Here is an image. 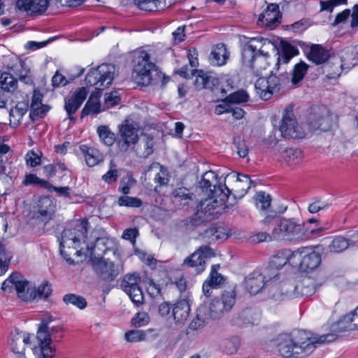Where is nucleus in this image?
Here are the masks:
<instances>
[{"label": "nucleus", "instance_id": "obj_1", "mask_svg": "<svg viewBox=\"0 0 358 358\" xmlns=\"http://www.w3.org/2000/svg\"><path fill=\"white\" fill-rule=\"evenodd\" d=\"M277 51L278 62L275 64L278 69L280 64H287L299 50L294 45L286 41H281L280 47L271 41L264 38H250L242 50L243 63L252 69L257 76L262 74V71L268 65L267 58L270 53Z\"/></svg>", "mask_w": 358, "mask_h": 358}, {"label": "nucleus", "instance_id": "obj_2", "mask_svg": "<svg viewBox=\"0 0 358 358\" xmlns=\"http://www.w3.org/2000/svg\"><path fill=\"white\" fill-rule=\"evenodd\" d=\"M199 183L202 192L208 198L200 202L199 207L193 216L180 222V227L194 228L212 220L217 213L215 209L222 206L228 200V193H225L224 185L221 182L218 184L217 175L214 171H206L202 176Z\"/></svg>", "mask_w": 358, "mask_h": 358}, {"label": "nucleus", "instance_id": "obj_3", "mask_svg": "<svg viewBox=\"0 0 358 358\" xmlns=\"http://www.w3.org/2000/svg\"><path fill=\"white\" fill-rule=\"evenodd\" d=\"M338 335L328 334L317 338L310 337L308 334L299 331L292 334H281L273 341L278 352L285 358H303L310 355L315 349L317 343L332 342Z\"/></svg>", "mask_w": 358, "mask_h": 358}, {"label": "nucleus", "instance_id": "obj_4", "mask_svg": "<svg viewBox=\"0 0 358 358\" xmlns=\"http://www.w3.org/2000/svg\"><path fill=\"white\" fill-rule=\"evenodd\" d=\"M235 287L224 290L221 299H214L209 305L202 304L197 310L195 318L190 322L192 330H198L206 326L210 320L220 318L225 312L229 311L236 302Z\"/></svg>", "mask_w": 358, "mask_h": 358}, {"label": "nucleus", "instance_id": "obj_5", "mask_svg": "<svg viewBox=\"0 0 358 358\" xmlns=\"http://www.w3.org/2000/svg\"><path fill=\"white\" fill-rule=\"evenodd\" d=\"M134 63L131 78L136 84L148 86L161 83V86H164L166 83L168 79L154 63L150 62V55L147 52L136 51Z\"/></svg>", "mask_w": 358, "mask_h": 358}, {"label": "nucleus", "instance_id": "obj_6", "mask_svg": "<svg viewBox=\"0 0 358 358\" xmlns=\"http://www.w3.org/2000/svg\"><path fill=\"white\" fill-rule=\"evenodd\" d=\"M86 221H80L73 229H64L62 234L60 241V252L67 262L74 264L71 255L80 257L82 250L79 249L81 241H85L87 234Z\"/></svg>", "mask_w": 358, "mask_h": 358}, {"label": "nucleus", "instance_id": "obj_7", "mask_svg": "<svg viewBox=\"0 0 358 358\" xmlns=\"http://www.w3.org/2000/svg\"><path fill=\"white\" fill-rule=\"evenodd\" d=\"M113 259L94 257L92 259V266L98 279L105 282L114 281L123 272V264L115 255V250H111Z\"/></svg>", "mask_w": 358, "mask_h": 358}, {"label": "nucleus", "instance_id": "obj_8", "mask_svg": "<svg viewBox=\"0 0 358 358\" xmlns=\"http://www.w3.org/2000/svg\"><path fill=\"white\" fill-rule=\"evenodd\" d=\"M278 276L277 273H269V269L264 268L262 271H254L245 278V289L251 295H255L266 289L270 294L274 288H276V285H273V279Z\"/></svg>", "mask_w": 358, "mask_h": 358}, {"label": "nucleus", "instance_id": "obj_9", "mask_svg": "<svg viewBox=\"0 0 358 358\" xmlns=\"http://www.w3.org/2000/svg\"><path fill=\"white\" fill-rule=\"evenodd\" d=\"M54 320L52 315H48L38 325L36 334L38 345L33 348L34 353L41 354L38 358H52L55 355V348L52 345V340L49 338L50 323Z\"/></svg>", "mask_w": 358, "mask_h": 358}, {"label": "nucleus", "instance_id": "obj_10", "mask_svg": "<svg viewBox=\"0 0 358 358\" xmlns=\"http://www.w3.org/2000/svg\"><path fill=\"white\" fill-rule=\"evenodd\" d=\"M115 75L114 65L102 64L97 68L90 69L86 75L85 82L87 85L94 87L96 90L101 91L112 84Z\"/></svg>", "mask_w": 358, "mask_h": 358}, {"label": "nucleus", "instance_id": "obj_11", "mask_svg": "<svg viewBox=\"0 0 358 358\" xmlns=\"http://www.w3.org/2000/svg\"><path fill=\"white\" fill-rule=\"evenodd\" d=\"M138 125L129 120H125L120 128V137L117 141L118 152L126 155L132 152L138 141Z\"/></svg>", "mask_w": 358, "mask_h": 358}, {"label": "nucleus", "instance_id": "obj_12", "mask_svg": "<svg viewBox=\"0 0 358 358\" xmlns=\"http://www.w3.org/2000/svg\"><path fill=\"white\" fill-rule=\"evenodd\" d=\"M279 131L283 138L296 139L306 136L305 130L296 118L292 106H288L284 109Z\"/></svg>", "mask_w": 358, "mask_h": 358}, {"label": "nucleus", "instance_id": "obj_13", "mask_svg": "<svg viewBox=\"0 0 358 358\" xmlns=\"http://www.w3.org/2000/svg\"><path fill=\"white\" fill-rule=\"evenodd\" d=\"M291 264L299 266L302 271L313 270L321 262V256L318 252L309 248H303L292 252Z\"/></svg>", "mask_w": 358, "mask_h": 358}, {"label": "nucleus", "instance_id": "obj_14", "mask_svg": "<svg viewBox=\"0 0 358 358\" xmlns=\"http://www.w3.org/2000/svg\"><path fill=\"white\" fill-rule=\"evenodd\" d=\"M304 235L302 225L292 219H280L272 231V237L275 239L292 241Z\"/></svg>", "mask_w": 358, "mask_h": 358}, {"label": "nucleus", "instance_id": "obj_15", "mask_svg": "<svg viewBox=\"0 0 358 358\" xmlns=\"http://www.w3.org/2000/svg\"><path fill=\"white\" fill-rule=\"evenodd\" d=\"M215 255L214 250L210 246L202 245L183 260L182 266L191 268L196 274H200L205 270L206 262Z\"/></svg>", "mask_w": 358, "mask_h": 358}, {"label": "nucleus", "instance_id": "obj_16", "mask_svg": "<svg viewBox=\"0 0 358 358\" xmlns=\"http://www.w3.org/2000/svg\"><path fill=\"white\" fill-rule=\"evenodd\" d=\"M307 124L310 130L327 131L331 124L329 109L324 106H315L311 108L307 117Z\"/></svg>", "mask_w": 358, "mask_h": 358}, {"label": "nucleus", "instance_id": "obj_17", "mask_svg": "<svg viewBox=\"0 0 358 358\" xmlns=\"http://www.w3.org/2000/svg\"><path fill=\"white\" fill-rule=\"evenodd\" d=\"M141 278L137 273H129L124 276L121 282V287L136 306L143 303L144 296L139 286Z\"/></svg>", "mask_w": 358, "mask_h": 358}, {"label": "nucleus", "instance_id": "obj_18", "mask_svg": "<svg viewBox=\"0 0 358 358\" xmlns=\"http://www.w3.org/2000/svg\"><path fill=\"white\" fill-rule=\"evenodd\" d=\"M227 178L234 182L231 189L224 185V191L225 193H228V197L231 194H233L234 197L242 198L248 192L252 184V180L248 175L234 172L227 174Z\"/></svg>", "mask_w": 358, "mask_h": 358}, {"label": "nucleus", "instance_id": "obj_19", "mask_svg": "<svg viewBox=\"0 0 358 358\" xmlns=\"http://www.w3.org/2000/svg\"><path fill=\"white\" fill-rule=\"evenodd\" d=\"M281 17L279 6L276 3H270L260 14L257 22L266 29L272 30L280 23Z\"/></svg>", "mask_w": 358, "mask_h": 358}, {"label": "nucleus", "instance_id": "obj_20", "mask_svg": "<svg viewBox=\"0 0 358 358\" xmlns=\"http://www.w3.org/2000/svg\"><path fill=\"white\" fill-rule=\"evenodd\" d=\"M261 312L256 308H246L233 317L231 323L234 325L245 327L257 325L260 321Z\"/></svg>", "mask_w": 358, "mask_h": 358}, {"label": "nucleus", "instance_id": "obj_21", "mask_svg": "<svg viewBox=\"0 0 358 358\" xmlns=\"http://www.w3.org/2000/svg\"><path fill=\"white\" fill-rule=\"evenodd\" d=\"M279 276L273 279V285H276V288H274L273 292H271V296L276 300H284L297 297V286L295 285V282L284 281L277 282Z\"/></svg>", "mask_w": 358, "mask_h": 358}, {"label": "nucleus", "instance_id": "obj_22", "mask_svg": "<svg viewBox=\"0 0 358 358\" xmlns=\"http://www.w3.org/2000/svg\"><path fill=\"white\" fill-rule=\"evenodd\" d=\"M88 93L87 88L80 87L76 90L72 95L65 98L64 108L69 119H73L72 115L80 107Z\"/></svg>", "mask_w": 358, "mask_h": 358}, {"label": "nucleus", "instance_id": "obj_23", "mask_svg": "<svg viewBox=\"0 0 358 358\" xmlns=\"http://www.w3.org/2000/svg\"><path fill=\"white\" fill-rule=\"evenodd\" d=\"M18 277L17 278L15 287L18 297L26 301L36 299V289L35 286L20 273H18Z\"/></svg>", "mask_w": 358, "mask_h": 358}, {"label": "nucleus", "instance_id": "obj_24", "mask_svg": "<svg viewBox=\"0 0 358 358\" xmlns=\"http://www.w3.org/2000/svg\"><path fill=\"white\" fill-rule=\"evenodd\" d=\"M29 335L24 332L15 329L10 334L9 345L11 350L18 355V358H26L23 352L24 345L29 343Z\"/></svg>", "mask_w": 358, "mask_h": 358}, {"label": "nucleus", "instance_id": "obj_25", "mask_svg": "<svg viewBox=\"0 0 358 358\" xmlns=\"http://www.w3.org/2000/svg\"><path fill=\"white\" fill-rule=\"evenodd\" d=\"M275 152L280 154V157L289 166L299 164L303 158L302 150L297 148H283L281 145H277Z\"/></svg>", "mask_w": 358, "mask_h": 358}, {"label": "nucleus", "instance_id": "obj_26", "mask_svg": "<svg viewBox=\"0 0 358 358\" xmlns=\"http://www.w3.org/2000/svg\"><path fill=\"white\" fill-rule=\"evenodd\" d=\"M49 6V0H17L16 6L21 10L41 14Z\"/></svg>", "mask_w": 358, "mask_h": 358}, {"label": "nucleus", "instance_id": "obj_27", "mask_svg": "<svg viewBox=\"0 0 358 358\" xmlns=\"http://www.w3.org/2000/svg\"><path fill=\"white\" fill-rule=\"evenodd\" d=\"M358 315V306L355 310L344 315L336 324L332 325V330L334 332L341 334L347 331L358 329V323H352L353 317Z\"/></svg>", "mask_w": 358, "mask_h": 358}, {"label": "nucleus", "instance_id": "obj_28", "mask_svg": "<svg viewBox=\"0 0 358 358\" xmlns=\"http://www.w3.org/2000/svg\"><path fill=\"white\" fill-rule=\"evenodd\" d=\"M291 257L292 252L289 250H284L279 251L272 257L268 266L264 269H269V273H277L279 276L280 273L278 272V270L284 266L287 262H289L291 264Z\"/></svg>", "mask_w": 358, "mask_h": 358}, {"label": "nucleus", "instance_id": "obj_29", "mask_svg": "<svg viewBox=\"0 0 358 358\" xmlns=\"http://www.w3.org/2000/svg\"><path fill=\"white\" fill-rule=\"evenodd\" d=\"M145 173L150 178L153 177L154 181L160 186L166 185L169 182V178L167 171L159 163L154 162L151 164L145 169Z\"/></svg>", "mask_w": 358, "mask_h": 358}, {"label": "nucleus", "instance_id": "obj_30", "mask_svg": "<svg viewBox=\"0 0 358 358\" xmlns=\"http://www.w3.org/2000/svg\"><path fill=\"white\" fill-rule=\"evenodd\" d=\"M196 75L194 85L198 89H210L219 84V80L210 73L202 70L194 71L192 73Z\"/></svg>", "mask_w": 358, "mask_h": 358}, {"label": "nucleus", "instance_id": "obj_31", "mask_svg": "<svg viewBox=\"0 0 358 358\" xmlns=\"http://www.w3.org/2000/svg\"><path fill=\"white\" fill-rule=\"evenodd\" d=\"M190 308L186 300L176 302L172 308L171 316L176 324H183L188 318Z\"/></svg>", "mask_w": 358, "mask_h": 358}, {"label": "nucleus", "instance_id": "obj_32", "mask_svg": "<svg viewBox=\"0 0 358 358\" xmlns=\"http://www.w3.org/2000/svg\"><path fill=\"white\" fill-rule=\"evenodd\" d=\"M55 211V205L49 197L41 198L38 201V217L43 221H48L52 219Z\"/></svg>", "mask_w": 358, "mask_h": 358}, {"label": "nucleus", "instance_id": "obj_33", "mask_svg": "<svg viewBox=\"0 0 358 358\" xmlns=\"http://www.w3.org/2000/svg\"><path fill=\"white\" fill-rule=\"evenodd\" d=\"M228 57L229 55L225 45L220 43L213 48L210 60L213 65L222 66L225 64Z\"/></svg>", "mask_w": 358, "mask_h": 358}, {"label": "nucleus", "instance_id": "obj_34", "mask_svg": "<svg viewBox=\"0 0 358 358\" xmlns=\"http://www.w3.org/2000/svg\"><path fill=\"white\" fill-rule=\"evenodd\" d=\"M295 285L297 286V297L310 296L315 291V281L310 277H304L301 280L295 282Z\"/></svg>", "mask_w": 358, "mask_h": 358}, {"label": "nucleus", "instance_id": "obj_35", "mask_svg": "<svg viewBox=\"0 0 358 358\" xmlns=\"http://www.w3.org/2000/svg\"><path fill=\"white\" fill-rule=\"evenodd\" d=\"M322 71L329 79L339 77L342 72L341 61L338 58L333 59L332 61L324 64L322 66Z\"/></svg>", "mask_w": 358, "mask_h": 358}, {"label": "nucleus", "instance_id": "obj_36", "mask_svg": "<svg viewBox=\"0 0 358 358\" xmlns=\"http://www.w3.org/2000/svg\"><path fill=\"white\" fill-rule=\"evenodd\" d=\"M153 138L150 136H145L141 139L140 143L136 144L133 151L138 156L146 157L153 152Z\"/></svg>", "mask_w": 358, "mask_h": 358}, {"label": "nucleus", "instance_id": "obj_37", "mask_svg": "<svg viewBox=\"0 0 358 358\" xmlns=\"http://www.w3.org/2000/svg\"><path fill=\"white\" fill-rule=\"evenodd\" d=\"M329 55L327 50L320 45H313L308 55L310 60L316 64H320L325 62L329 58Z\"/></svg>", "mask_w": 358, "mask_h": 358}, {"label": "nucleus", "instance_id": "obj_38", "mask_svg": "<svg viewBox=\"0 0 358 358\" xmlns=\"http://www.w3.org/2000/svg\"><path fill=\"white\" fill-rule=\"evenodd\" d=\"M99 96V93L91 94L81 111L82 117L90 114H94L100 112Z\"/></svg>", "mask_w": 358, "mask_h": 358}, {"label": "nucleus", "instance_id": "obj_39", "mask_svg": "<svg viewBox=\"0 0 358 358\" xmlns=\"http://www.w3.org/2000/svg\"><path fill=\"white\" fill-rule=\"evenodd\" d=\"M135 5L141 10L157 11L166 7L163 0H134Z\"/></svg>", "mask_w": 358, "mask_h": 358}, {"label": "nucleus", "instance_id": "obj_40", "mask_svg": "<svg viewBox=\"0 0 358 358\" xmlns=\"http://www.w3.org/2000/svg\"><path fill=\"white\" fill-rule=\"evenodd\" d=\"M172 197L174 202L180 203L182 206H188L192 201L193 194L187 188L181 187L173 190Z\"/></svg>", "mask_w": 358, "mask_h": 358}, {"label": "nucleus", "instance_id": "obj_41", "mask_svg": "<svg viewBox=\"0 0 358 358\" xmlns=\"http://www.w3.org/2000/svg\"><path fill=\"white\" fill-rule=\"evenodd\" d=\"M85 155V161L89 166H94L101 160V156L98 150L83 145L80 148Z\"/></svg>", "mask_w": 358, "mask_h": 358}, {"label": "nucleus", "instance_id": "obj_42", "mask_svg": "<svg viewBox=\"0 0 358 358\" xmlns=\"http://www.w3.org/2000/svg\"><path fill=\"white\" fill-rule=\"evenodd\" d=\"M267 82L272 92H278L282 85H285L289 81L288 76L281 74L280 77L275 76L271 71V75L267 78Z\"/></svg>", "mask_w": 358, "mask_h": 358}, {"label": "nucleus", "instance_id": "obj_43", "mask_svg": "<svg viewBox=\"0 0 358 358\" xmlns=\"http://www.w3.org/2000/svg\"><path fill=\"white\" fill-rule=\"evenodd\" d=\"M257 93L259 94L261 99L268 100L271 98L273 92L270 89L267 80L264 78H259L255 85Z\"/></svg>", "mask_w": 358, "mask_h": 358}, {"label": "nucleus", "instance_id": "obj_44", "mask_svg": "<svg viewBox=\"0 0 358 358\" xmlns=\"http://www.w3.org/2000/svg\"><path fill=\"white\" fill-rule=\"evenodd\" d=\"M97 133L101 141L107 146L113 145L116 140L115 134L106 125L98 127Z\"/></svg>", "mask_w": 358, "mask_h": 358}, {"label": "nucleus", "instance_id": "obj_45", "mask_svg": "<svg viewBox=\"0 0 358 358\" xmlns=\"http://www.w3.org/2000/svg\"><path fill=\"white\" fill-rule=\"evenodd\" d=\"M17 80L10 73H0V87L5 91H13L17 87Z\"/></svg>", "mask_w": 358, "mask_h": 358}, {"label": "nucleus", "instance_id": "obj_46", "mask_svg": "<svg viewBox=\"0 0 358 358\" xmlns=\"http://www.w3.org/2000/svg\"><path fill=\"white\" fill-rule=\"evenodd\" d=\"M350 241L343 236H336L328 246L331 252L339 253L346 250L350 246Z\"/></svg>", "mask_w": 358, "mask_h": 358}, {"label": "nucleus", "instance_id": "obj_47", "mask_svg": "<svg viewBox=\"0 0 358 358\" xmlns=\"http://www.w3.org/2000/svg\"><path fill=\"white\" fill-rule=\"evenodd\" d=\"M308 68V66L303 62H301L294 66L292 73V77L291 79V81L294 85L299 83L303 80L307 73Z\"/></svg>", "mask_w": 358, "mask_h": 358}, {"label": "nucleus", "instance_id": "obj_48", "mask_svg": "<svg viewBox=\"0 0 358 358\" xmlns=\"http://www.w3.org/2000/svg\"><path fill=\"white\" fill-rule=\"evenodd\" d=\"M12 257V254L0 242V275L5 273Z\"/></svg>", "mask_w": 358, "mask_h": 358}, {"label": "nucleus", "instance_id": "obj_49", "mask_svg": "<svg viewBox=\"0 0 358 358\" xmlns=\"http://www.w3.org/2000/svg\"><path fill=\"white\" fill-rule=\"evenodd\" d=\"M63 301L69 305L71 304L80 309H83L87 306V301L84 297L74 294H68L64 296Z\"/></svg>", "mask_w": 358, "mask_h": 358}, {"label": "nucleus", "instance_id": "obj_50", "mask_svg": "<svg viewBox=\"0 0 358 358\" xmlns=\"http://www.w3.org/2000/svg\"><path fill=\"white\" fill-rule=\"evenodd\" d=\"M225 100L231 103H245L249 100V95L245 90H238L230 94Z\"/></svg>", "mask_w": 358, "mask_h": 358}, {"label": "nucleus", "instance_id": "obj_51", "mask_svg": "<svg viewBox=\"0 0 358 358\" xmlns=\"http://www.w3.org/2000/svg\"><path fill=\"white\" fill-rule=\"evenodd\" d=\"M271 197L264 192H259L256 195V205L262 210H266L271 205Z\"/></svg>", "mask_w": 358, "mask_h": 358}, {"label": "nucleus", "instance_id": "obj_52", "mask_svg": "<svg viewBox=\"0 0 358 358\" xmlns=\"http://www.w3.org/2000/svg\"><path fill=\"white\" fill-rule=\"evenodd\" d=\"M206 235L208 237H214L215 240H224L227 238L228 234L223 227H212L206 231Z\"/></svg>", "mask_w": 358, "mask_h": 358}, {"label": "nucleus", "instance_id": "obj_53", "mask_svg": "<svg viewBox=\"0 0 358 358\" xmlns=\"http://www.w3.org/2000/svg\"><path fill=\"white\" fill-rule=\"evenodd\" d=\"M50 108L47 105L42 104L41 106H38L31 108L29 117L33 121H36L40 118H43L49 110Z\"/></svg>", "mask_w": 358, "mask_h": 358}, {"label": "nucleus", "instance_id": "obj_54", "mask_svg": "<svg viewBox=\"0 0 358 358\" xmlns=\"http://www.w3.org/2000/svg\"><path fill=\"white\" fill-rule=\"evenodd\" d=\"M118 204L128 207H139L141 206L142 201L140 199L136 197L122 196L118 199Z\"/></svg>", "mask_w": 358, "mask_h": 358}, {"label": "nucleus", "instance_id": "obj_55", "mask_svg": "<svg viewBox=\"0 0 358 358\" xmlns=\"http://www.w3.org/2000/svg\"><path fill=\"white\" fill-rule=\"evenodd\" d=\"M146 334L141 330H131L125 334L128 342H138L145 339Z\"/></svg>", "mask_w": 358, "mask_h": 358}, {"label": "nucleus", "instance_id": "obj_56", "mask_svg": "<svg viewBox=\"0 0 358 358\" xmlns=\"http://www.w3.org/2000/svg\"><path fill=\"white\" fill-rule=\"evenodd\" d=\"M150 322V317L145 312L138 313L132 319V324L136 327H141L148 324Z\"/></svg>", "mask_w": 358, "mask_h": 358}, {"label": "nucleus", "instance_id": "obj_57", "mask_svg": "<svg viewBox=\"0 0 358 358\" xmlns=\"http://www.w3.org/2000/svg\"><path fill=\"white\" fill-rule=\"evenodd\" d=\"M105 105L107 108L113 107L119 103L120 98L117 92L106 93L104 96Z\"/></svg>", "mask_w": 358, "mask_h": 358}, {"label": "nucleus", "instance_id": "obj_58", "mask_svg": "<svg viewBox=\"0 0 358 358\" xmlns=\"http://www.w3.org/2000/svg\"><path fill=\"white\" fill-rule=\"evenodd\" d=\"M26 162L28 166L35 167L40 164L41 157L33 150L29 151L26 155Z\"/></svg>", "mask_w": 358, "mask_h": 358}, {"label": "nucleus", "instance_id": "obj_59", "mask_svg": "<svg viewBox=\"0 0 358 358\" xmlns=\"http://www.w3.org/2000/svg\"><path fill=\"white\" fill-rule=\"evenodd\" d=\"M17 278H19L18 273H14L10 275V277L2 283L1 289L5 292H10L12 287H15Z\"/></svg>", "mask_w": 358, "mask_h": 358}, {"label": "nucleus", "instance_id": "obj_60", "mask_svg": "<svg viewBox=\"0 0 358 358\" xmlns=\"http://www.w3.org/2000/svg\"><path fill=\"white\" fill-rule=\"evenodd\" d=\"M52 290L50 288V285L48 282L43 283L41 285L38 287L36 289V298H44L46 299L50 294Z\"/></svg>", "mask_w": 358, "mask_h": 358}, {"label": "nucleus", "instance_id": "obj_61", "mask_svg": "<svg viewBox=\"0 0 358 358\" xmlns=\"http://www.w3.org/2000/svg\"><path fill=\"white\" fill-rule=\"evenodd\" d=\"M52 83L53 87H58L65 86L68 83V81L65 76L57 71L52 78Z\"/></svg>", "mask_w": 358, "mask_h": 358}, {"label": "nucleus", "instance_id": "obj_62", "mask_svg": "<svg viewBox=\"0 0 358 358\" xmlns=\"http://www.w3.org/2000/svg\"><path fill=\"white\" fill-rule=\"evenodd\" d=\"M328 203L320 200H317L311 203L308 206V211L310 213H316L320 210H323L328 207Z\"/></svg>", "mask_w": 358, "mask_h": 358}, {"label": "nucleus", "instance_id": "obj_63", "mask_svg": "<svg viewBox=\"0 0 358 358\" xmlns=\"http://www.w3.org/2000/svg\"><path fill=\"white\" fill-rule=\"evenodd\" d=\"M10 124L13 127H16L20 124V121L22 119V116L20 114L17 110L13 108L10 111Z\"/></svg>", "mask_w": 358, "mask_h": 358}, {"label": "nucleus", "instance_id": "obj_64", "mask_svg": "<svg viewBox=\"0 0 358 358\" xmlns=\"http://www.w3.org/2000/svg\"><path fill=\"white\" fill-rule=\"evenodd\" d=\"M236 149L237 153L241 157H245L248 154V148L246 145L245 143L243 141L238 140L234 142Z\"/></svg>", "mask_w": 358, "mask_h": 358}]
</instances>
